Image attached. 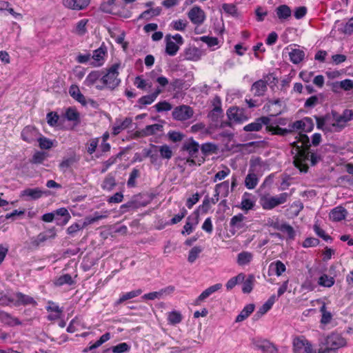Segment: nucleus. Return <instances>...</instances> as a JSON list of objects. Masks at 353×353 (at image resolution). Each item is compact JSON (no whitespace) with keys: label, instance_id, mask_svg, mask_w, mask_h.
<instances>
[{"label":"nucleus","instance_id":"b1692460","mask_svg":"<svg viewBox=\"0 0 353 353\" xmlns=\"http://www.w3.org/2000/svg\"><path fill=\"white\" fill-rule=\"evenodd\" d=\"M15 306L20 305H37L36 301L32 297L23 294L21 292H15Z\"/></svg>","mask_w":353,"mask_h":353},{"label":"nucleus","instance_id":"f3484780","mask_svg":"<svg viewBox=\"0 0 353 353\" xmlns=\"http://www.w3.org/2000/svg\"><path fill=\"white\" fill-rule=\"evenodd\" d=\"M222 288L221 283H216L215 285H211L207 289H205L203 292L196 298L194 301V304L195 305H199L201 302L208 298L213 293L217 292L218 290Z\"/></svg>","mask_w":353,"mask_h":353},{"label":"nucleus","instance_id":"49530a36","mask_svg":"<svg viewBox=\"0 0 353 353\" xmlns=\"http://www.w3.org/2000/svg\"><path fill=\"white\" fill-rule=\"evenodd\" d=\"M339 31L345 35H351L353 34V17L350 18L346 23H341L339 28Z\"/></svg>","mask_w":353,"mask_h":353},{"label":"nucleus","instance_id":"ea45409f","mask_svg":"<svg viewBox=\"0 0 353 353\" xmlns=\"http://www.w3.org/2000/svg\"><path fill=\"white\" fill-rule=\"evenodd\" d=\"M15 293H0V305L8 306L10 305H15Z\"/></svg>","mask_w":353,"mask_h":353},{"label":"nucleus","instance_id":"72a5a7b5","mask_svg":"<svg viewBox=\"0 0 353 353\" xmlns=\"http://www.w3.org/2000/svg\"><path fill=\"white\" fill-rule=\"evenodd\" d=\"M197 223H198V217L197 216H196L195 218H192L191 216H188L187 218L186 223L184 225L183 228L181 231V234L183 235H188V234H191L193 232L194 227L197 225Z\"/></svg>","mask_w":353,"mask_h":353},{"label":"nucleus","instance_id":"79ce46f5","mask_svg":"<svg viewBox=\"0 0 353 353\" xmlns=\"http://www.w3.org/2000/svg\"><path fill=\"white\" fill-rule=\"evenodd\" d=\"M335 280L332 276L323 274L318 279V285L325 288H331L334 285Z\"/></svg>","mask_w":353,"mask_h":353},{"label":"nucleus","instance_id":"09e8293b","mask_svg":"<svg viewBox=\"0 0 353 353\" xmlns=\"http://www.w3.org/2000/svg\"><path fill=\"white\" fill-rule=\"evenodd\" d=\"M54 283L57 286H61L65 284L72 285L74 283V281L69 274H65L57 278Z\"/></svg>","mask_w":353,"mask_h":353},{"label":"nucleus","instance_id":"4468645a","mask_svg":"<svg viewBox=\"0 0 353 353\" xmlns=\"http://www.w3.org/2000/svg\"><path fill=\"white\" fill-rule=\"evenodd\" d=\"M190 20L196 25H201L205 19L204 11L198 6H194L188 13Z\"/></svg>","mask_w":353,"mask_h":353},{"label":"nucleus","instance_id":"f704fd0d","mask_svg":"<svg viewBox=\"0 0 353 353\" xmlns=\"http://www.w3.org/2000/svg\"><path fill=\"white\" fill-rule=\"evenodd\" d=\"M305 55V52L299 48L292 49L289 52L290 59L294 64L301 63L304 59Z\"/></svg>","mask_w":353,"mask_h":353},{"label":"nucleus","instance_id":"bf43d9fd","mask_svg":"<svg viewBox=\"0 0 353 353\" xmlns=\"http://www.w3.org/2000/svg\"><path fill=\"white\" fill-rule=\"evenodd\" d=\"M254 281V277L253 275H249L247 279H244L242 287V291L244 293H250L252 290Z\"/></svg>","mask_w":353,"mask_h":353},{"label":"nucleus","instance_id":"680f3d73","mask_svg":"<svg viewBox=\"0 0 353 353\" xmlns=\"http://www.w3.org/2000/svg\"><path fill=\"white\" fill-rule=\"evenodd\" d=\"M115 179L111 175H108L104 179L101 187L103 190L110 191L115 186Z\"/></svg>","mask_w":353,"mask_h":353},{"label":"nucleus","instance_id":"69168bd1","mask_svg":"<svg viewBox=\"0 0 353 353\" xmlns=\"http://www.w3.org/2000/svg\"><path fill=\"white\" fill-rule=\"evenodd\" d=\"M201 251H202V249L201 248V247H199V246L193 247L189 252L188 261L191 263H194L198 258V256L200 254V253L201 252Z\"/></svg>","mask_w":353,"mask_h":353},{"label":"nucleus","instance_id":"58836bf2","mask_svg":"<svg viewBox=\"0 0 353 353\" xmlns=\"http://www.w3.org/2000/svg\"><path fill=\"white\" fill-rule=\"evenodd\" d=\"M276 301V295H272L268 300L263 304V305L259 309L256 315H258L259 317L263 316L266 312H268L272 307L275 301Z\"/></svg>","mask_w":353,"mask_h":353},{"label":"nucleus","instance_id":"39448f33","mask_svg":"<svg viewBox=\"0 0 353 353\" xmlns=\"http://www.w3.org/2000/svg\"><path fill=\"white\" fill-rule=\"evenodd\" d=\"M290 194L283 192L276 196L264 195L260 198L259 203L263 209L270 210L275 207L285 203Z\"/></svg>","mask_w":353,"mask_h":353},{"label":"nucleus","instance_id":"6ab92c4d","mask_svg":"<svg viewBox=\"0 0 353 353\" xmlns=\"http://www.w3.org/2000/svg\"><path fill=\"white\" fill-rule=\"evenodd\" d=\"M90 3V0H63V4L65 7L81 10L85 9Z\"/></svg>","mask_w":353,"mask_h":353},{"label":"nucleus","instance_id":"338daca9","mask_svg":"<svg viewBox=\"0 0 353 353\" xmlns=\"http://www.w3.org/2000/svg\"><path fill=\"white\" fill-rule=\"evenodd\" d=\"M99 139L93 138L90 139L86 143V150L88 154H92L95 151L99 145Z\"/></svg>","mask_w":353,"mask_h":353},{"label":"nucleus","instance_id":"9d476101","mask_svg":"<svg viewBox=\"0 0 353 353\" xmlns=\"http://www.w3.org/2000/svg\"><path fill=\"white\" fill-rule=\"evenodd\" d=\"M194 111L192 108L188 105H182L176 107L172 112V117L177 121H186L192 117Z\"/></svg>","mask_w":353,"mask_h":353},{"label":"nucleus","instance_id":"4c0bfd02","mask_svg":"<svg viewBox=\"0 0 353 353\" xmlns=\"http://www.w3.org/2000/svg\"><path fill=\"white\" fill-rule=\"evenodd\" d=\"M254 310V304L245 305L235 319L236 323H240L245 320Z\"/></svg>","mask_w":353,"mask_h":353},{"label":"nucleus","instance_id":"f03ea898","mask_svg":"<svg viewBox=\"0 0 353 353\" xmlns=\"http://www.w3.org/2000/svg\"><path fill=\"white\" fill-rule=\"evenodd\" d=\"M316 127L325 133L327 132H340L346 127L343 123L339 114L336 111H332L330 114L325 117H315Z\"/></svg>","mask_w":353,"mask_h":353},{"label":"nucleus","instance_id":"393cba45","mask_svg":"<svg viewBox=\"0 0 353 353\" xmlns=\"http://www.w3.org/2000/svg\"><path fill=\"white\" fill-rule=\"evenodd\" d=\"M43 193L44 192L39 188H27L21 192L20 196L35 200L41 198Z\"/></svg>","mask_w":353,"mask_h":353},{"label":"nucleus","instance_id":"423d86ee","mask_svg":"<svg viewBox=\"0 0 353 353\" xmlns=\"http://www.w3.org/2000/svg\"><path fill=\"white\" fill-rule=\"evenodd\" d=\"M292 344L294 353H316L312 343L303 336L294 337Z\"/></svg>","mask_w":353,"mask_h":353},{"label":"nucleus","instance_id":"5701e85b","mask_svg":"<svg viewBox=\"0 0 353 353\" xmlns=\"http://www.w3.org/2000/svg\"><path fill=\"white\" fill-rule=\"evenodd\" d=\"M254 254L248 251H242L237 254L236 263L239 266L249 265L253 261Z\"/></svg>","mask_w":353,"mask_h":353},{"label":"nucleus","instance_id":"7ed1b4c3","mask_svg":"<svg viewBox=\"0 0 353 353\" xmlns=\"http://www.w3.org/2000/svg\"><path fill=\"white\" fill-rule=\"evenodd\" d=\"M347 345V340L341 333L332 332L319 343L318 353H337L339 349Z\"/></svg>","mask_w":353,"mask_h":353},{"label":"nucleus","instance_id":"412c9836","mask_svg":"<svg viewBox=\"0 0 353 353\" xmlns=\"http://www.w3.org/2000/svg\"><path fill=\"white\" fill-rule=\"evenodd\" d=\"M105 54L106 50L102 47L95 50L92 56L94 61L92 62L91 65L94 67L101 66L105 62Z\"/></svg>","mask_w":353,"mask_h":353},{"label":"nucleus","instance_id":"0eeeda50","mask_svg":"<svg viewBox=\"0 0 353 353\" xmlns=\"http://www.w3.org/2000/svg\"><path fill=\"white\" fill-rule=\"evenodd\" d=\"M165 52L170 56H174L179 50V46L183 43V37L179 34L174 36L166 35L165 37Z\"/></svg>","mask_w":353,"mask_h":353},{"label":"nucleus","instance_id":"8fccbe9b","mask_svg":"<svg viewBox=\"0 0 353 353\" xmlns=\"http://www.w3.org/2000/svg\"><path fill=\"white\" fill-rule=\"evenodd\" d=\"M279 230L283 234L287 235V238L289 240H294L295 238L296 232L294 228L286 223H282L279 228Z\"/></svg>","mask_w":353,"mask_h":353},{"label":"nucleus","instance_id":"9b49d317","mask_svg":"<svg viewBox=\"0 0 353 353\" xmlns=\"http://www.w3.org/2000/svg\"><path fill=\"white\" fill-rule=\"evenodd\" d=\"M270 119L268 117H261L257 118L254 121L245 125L243 130L245 132H259L263 126L267 128V125L270 123Z\"/></svg>","mask_w":353,"mask_h":353},{"label":"nucleus","instance_id":"c03bdc74","mask_svg":"<svg viewBox=\"0 0 353 353\" xmlns=\"http://www.w3.org/2000/svg\"><path fill=\"white\" fill-rule=\"evenodd\" d=\"M163 125L160 124H152L145 126L141 131V133L144 136H150L154 134L156 132L161 131Z\"/></svg>","mask_w":353,"mask_h":353},{"label":"nucleus","instance_id":"4d7b16f0","mask_svg":"<svg viewBox=\"0 0 353 353\" xmlns=\"http://www.w3.org/2000/svg\"><path fill=\"white\" fill-rule=\"evenodd\" d=\"M134 85L141 90H146L152 87V83H148L146 80L143 79L141 76H137L134 81Z\"/></svg>","mask_w":353,"mask_h":353},{"label":"nucleus","instance_id":"0e129e2a","mask_svg":"<svg viewBox=\"0 0 353 353\" xmlns=\"http://www.w3.org/2000/svg\"><path fill=\"white\" fill-rule=\"evenodd\" d=\"M110 339V334L109 332H107L104 334H103L99 340H97L94 344L91 345L88 350H92L94 349H96L101 346L103 343H105Z\"/></svg>","mask_w":353,"mask_h":353},{"label":"nucleus","instance_id":"2f4dec72","mask_svg":"<svg viewBox=\"0 0 353 353\" xmlns=\"http://www.w3.org/2000/svg\"><path fill=\"white\" fill-rule=\"evenodd\" d=\"M70 95L76 101L82 105L86 104V100L83 94L81 92L79 87L76 85H72L69 88Z\"/></svg>","mask_w":353,"mask_h":353},{"label":"nucleus","instance_id":"864d4df0","mask_svg":"<svg viewBox=\"0 0 353 353\" xmlns=\"http://www.w3.org/2000/svg\"><path fill=\"white\" fill-rule=\"evenodd\" d=\"M158 151L163 159H170L173 155L171 148L168 145H158Z\"/></svg>","mask_w":353,"mask_h":353},{"label":"nucleus","instance_id":"f257e3e1","mask_svg":"<svg viewBox=\"0 0 353 353\" xmlns=\"http://www.w3.org/2000/svg\"><path fill=\"white\" fill-rule=\"evenodd\" d=\"M292 152L294 164L301 172H306L309 165H314L320 159L316 154L310 152V139L304 134H300L299 139L292 143Z\"/></svg>","mask_w":353,"mask_h":353},{"label":"nucleus","instance_id":"a18cd8bd","mask_svg":"<svg viewBox=\"0 0 353 353\" xmlns=\"http://www.w3.org/2000/svg\"><path fill=\"white\" fill-rule=\"evenodd\" d=\"M245 219V216L242 214H238L234 216L230 220V226L234 230H239L243 228V221Z\"/></svg>","mask_w":353,"mask_h":353},{"label":"nucleus","instance_id":"1a4fd4ad","mask_svg":"<svg viewBox=\"0 0 353 353\" xmlns=\"http://www.w3.org/2000/svg\"><path fill=\"white\" fill-rule=\"evenodd\" d=\"M314 122L310 117H304L289 125L290 130H300L303 132H310L314 128Z\"/></svg>","mask_w":353,"mask_h":353},{"label":"nucleus","instance_id":"603ef678","mask_svg":"<svg viewBox=\"0 0 353 353\" xmlns=\"http://www.w3.org/2000/svg\"><path fill=\"white\" fill-rule=\"evenodd\" d=\"M142 293V290L141 289H138L136 290H132L126 293L123 294L119 300L117 301V303H121L127 300L135 298L139 296Z\"/></svg>","mask_w":353,"mask_h":353},{"label":"nucleus","instance_id":"aec40b11","mask_svg":"<svg viewBox=\"0 0 353 353\" xmlns=\"http://www.w3.org/2000/svg\"><path fill=\"white\" fill-rule=\"evenodd\" d=\"M347 215V211L342 206H337L333 208L329 214L330 219L332 221H341L345 219Z\"/></svg>","mask_w":353,"mask_h":353},{"label":"nucleus","instance_id":"3c124183","mask_svg":"<svg viewBox=\"0 0 353 353\" xmlns=\"http://www.w3.org/2000/svg\"><path fill=\"white\" fill-rule=\"evenodd\" d=\"M88 23V19H83L79 21L75 26L74 32L78 35H84L87 32L86 26Z\"/></svg>","mask_w":353,"mask_h":353},{"label":"nucleus","instance_id":"2eb2a0df","mask_svg":"<svg viewBox=\"0 0 353 353\" xmlns=\"http://www.w3.org/2000/svg\"><path fill=\"white\" fill-rule=\"evenodd\" d=\"M21 136L23 141L28 143H32L37 140L40 134L34 127L28 125L23 129Z\"/></svg>","mask_w":353,"mask_h":353},{"label":"nucleus","instance_id":"dca6fc26","mask_svg":"<svg viewBox=\"0 0 353 353\" xmlns=\"http://www.w3.org/2000/svg\"><path fill=\"white\" fill-rule=\"evenodd\" d=\"M256 203L255 196L249 192H244L240 205V208L245 212L251 210L254 208Z\"/></svg>","mask_w":353,"mask_h":353},{"label":"nucleus","instance_id":"a211bd4d","mask_svg":"<svg viewBox=\"0 0 353 353\" xmlns=\"http://www.w3.org/2000/svg\"><path fill=\"white\" fill-rule=\"evenodd\" d=\"M46 310L49 312L47 317L49 321H54L60 319L63 312V309L60 308L57 303L52 301H48Z\"/></svg>","mask_w":353,"mask_h":353},{"label":"nucleus","instance_id":"4be33fe9","mask_svg":"<svg viewBox=\"0 0 353 353\" xmlns=\"http://www.w3.org/2000/svg\"><path fill=\"white\" fill-rule=\"evenodd\" d=\"M285 271L286 267L285 264L279 260L271 263L268 268L269 275L275 274L277 276H280Z\"/></svg>","mask_w":353,"mask_h":353},{"label":"nucleus","instance_id":"bb28decb","mask_svg":"<svg viewBox=\"0 0 353 353\" xmlns=\"http://www.w3.org/2000/svg\"><path fill=\"white\" fill-rule=\"evenodd\" d=\"M259 178L252 170H249L248 174L245 178V186L249 190L254 189L258 185Z\"/></svg>","mask_w":353,"mask_h":353},{"label":"nucleus","instance_id":"052dcab7","mask_svg":"<svg viewBox=\"0 0 353 353\" xmlns=\"http://www.w3.org/2000/svg\"><path fill=\"white\" fill-rule=\"evenodd\" d=\"M105 215H100L99 212H95L93 216L85 217L84 222L83 223V227H86L88 225L92 224L93 223L105 218Z\"/></svg>","mask_w":353,"mask_h":353},{"label":"nucleus","instance_id":"a878e982","mask_svg":"<svg viewBox=\"0 0 353 353\" xmlns=\"http://www.w3.org/2000/svg\"><path fill=\"white\" fill-rule=\"evenodd\" d=\"M131 124L132 119L130 118H125L124 120H117L112 127V133L117 135L121 131L128 128Z\"/></svg>","mask_w":353,"mask_h":353},{"label":"nucleus","instance_id":"473e14b6","mask_svg":"<svg viewBox=\"0 0 353 353\" xmlns=\"http://www.w3.org/2000/svg\"><path fill=\"white\" fill-rule=\"evenodd\" d=\"M267 90V82L264 80H259L253 83L252 91L255 96H263Z\"/></svg>","mask_w":353,"mask_h":353},{"label":"nucleus","instance_id":"5fc2aeb1","mask_svg":"<svg viewBox=\"0 0 353 353\" xmlns=\"http://www.w3.org/2000/svg\"><path fill=\"white\" fill-rule=\"evenodd\" d=\"M339 117L342 120L343 123L347 127L348 122L353 120V109H345Z\"/></svg>","mask_w":353,"mask_h":353},{"label":"nucleus","instance_id":"c756f323","mask_svg":"<svg viewBox=\"0 0 353 353\" xmlns=\"http://www.w3.org/2000/svg\"><path fill=\"white\" fill-rule=\"evenodd\" d=\"M279 19L281 21L288 19L292 15V10L287 5H281L275 10Z\"/></svg>","mask_w":353,"mask_h":353},{"label":"nucleus","instance_id":"e433bc0d","mask_svg":"<svg viewBox=\"0 0 353 353\" xmlns=\"http://www.w3.org/2000/svg\"><path fill=\"white\" fill-rule=\"evenodd\" d=\"M214 192H217L221 197H228L230 194L229 181H224L223 182L216 184L214 187Z\"/></svg>","mask_w":353,"mask_h":353},{"label":"nucleus","instance_id":"e2e57ef3","mask_svg":"<svg viewBox=\"0 0 353 353\" xmlns=\"http://www.w3.org/2000/svg\"><path fill=\"white\" fill-rule=\"evenodd\" d=\"M55 215H59L63 217V220L62 222L63 225H65L68 223L70 219H71V216L68 212V210L65 208H61L57 209L54 212Z\"/></svg>","mask_w":353,"mask_h":353},{"label":"nucleus","instance_id":"cd10ccee","mask_svg":"<svg viewBox=\"0 0 353 353\" xmlns=\"http://www.w3.org/2000/svg\"><path fill=\"white\" fill-rule=\"evenodd\" d=\"M101 79V71L94 70L92 71L86 77L84 84L88 87L92 86L93 85H97L100 83V80Z\"/></svg>","mask_w":353,"mask_h":353},{"label":"nucleus","instance_id":"6e6d98bb","mask_svg":"<svg viewBox=\"0 0 353 353\" xmlns=\"http://www.w3.org/2000/svg\"><path fill=\"white\" fill-rule=\"evenodd\" d=\"M67 120L78 122L79 121V114L75 108H68L65 114Z\"/></svg>","mask_w":353,"mask_h":353},{"label":"nucleus","instance_id":"37998d69","mask_svg":"<svg viewBox=\"0 0 353 353\" xmlns=\"http://www.w3.org/2000/svg\"><path fill=\"white\" fill-rule=\"evenodd\" d=\"M199 143L192 139L187 141L183 145V149L187 150L191 156L196 154L199 151Z\"/></svg>","mask_w":353,"mask_h":353},{"label":"nucleus","instance_id":"a19ab883","mask_svg":"<svg viewBox=\"0 0 353 353\" xmlns=\"http://www.w3.org/2000/svg\"><path fill=\"white\" fill-rule=\"evenodd\" d=\"M159 153L158 145H152L150 149L147 152L146 156L150 157L152 164L159 165H161V161Z\"/></svg>","mask_w":353,"mask_h":353},{"label":"nucleus","instance_id":"20e7f679","mask_svg":"<svg viewBox=\"0 0 353 353\" xmlns=\"http://www.w3.org/2000/svg\"><path fill=\"white\" fill-rule=\"evenodd\" d=\"M120 63H114L106 71V72H101V79L100 83L96 85L98 90H103L104 88L114 89L121 83L119 78V69Z\"/></svg>","mask_w":353,"mask_h":353},{"label":"nucleus","instance_id":"f8f14e48","mask_svg":"<svg viewBox=\"0 0 353 353\" xmlns=\"http://www.w3.org/2000/svg\"><path fill=\"white\" fill-rule=\"evenodd\" d=\"M174 291V287L170 285L165 288L160 290L158 292H152L148 294H145L142 299L145 300H154L164 299L167 296L172 294Z\"/></svg>","mask_w":353,"mask_h":353},{"label":"nucleus","instance_id":"c9c22d12","mask_svg":"<svg viewBox=\"0 0 353 353\" xmlns=\"http://www.w3.org/2000/svg\"><path fill=\"white\" fill-rule=\"evenodd\" d=\"M227 115L230 121L236 122H241L243 121V115L242 111L236 107L230 108L227 111Z\"/></svg>","mask_w":353,"mask_h":353},{"label":"nucleus","instance_id":"6e6552de","mask_svg":"<svg viewBox=\"0 0 353 353\" xmlns=\"http://www.w3.org/2000/svg\"><path fill=\"white\" fill-rule=\"evenodd\" d=\"M56 236V232L54 229L49 230L46 232H41L37 236L32 237L29 242V248L36 249L43 243L49 239H54Z\"/></svg>","mask_w":353,"mask_h":353},{"label":"nucleus","instance_id":"ddd939ff","mask_svg":"<svg viewBox=\"0 0 353 353\" xmlns=\"http://www.w3.org/2000/svg\"><path fill=\"white\" fill-rule=\"evenodd\" d=\"M252 343L256 348L263 353H277L276 347L268 340L256 339H253Z\"/></svg>","mask_w":353,"mask_h":353},{"label":"nucleus","instance_id":"de8ad7c7","mask_svg":"<svg viewBox=\"0 0 353 353\" xmlns=\"http://www.w3.org/2000/svg\"><path fill=\"white\" fill-rule=\"evenodd\" d=\"M245 278L243 273H239L237 276L229 279L225 285L227 290H232L236 284L242 283Z\"/></svg>","mask_w":353,"mask_h":353},{"label":"nucleus","instance_id":"13d9d810","mask_svg":"<svg viewBox=\"0 0 353 353\" xmlns=\"http://www.w3.org/2000/svg\"><path fill=\"white\" fill-rule=\"evenodd\" d=\"M182 320V316L180 312L172 311L168 314V321L170 324L176 325L179 323Z\"/></svg>","mask_w":353,"mask_h":353},{"label":"nucleus","instance_id":"c85d7f7f","mask_svg":"<svg viewBox=\"0 0 353 353\" xmlns=\"http://www.w3.org/2000/svg\"><path fill=\"white\" fill-rule=\"evenodd\" d=\"M0 321L10 326L19 325L21 324V322L17 318L2 310H0Z\"/></svg>","mask_w":353,"mask_h":353},{"label":"nucleus","instance_id":"7c9ffc66","mask_svg":"<svg viewBox=\"0 0 353 353\" xmlns=\"http://www.w3.org/2000/svg\"><path fill=\"white\" fill-rule=\"evenodd\" d=\"M163 92V90L160 88H157L154 92L152 94L143 96L139 99V103L141 105H146L152 103L157 97Z\"/></svg>","mask_w":353,"mask_h":353},{"label":"nucleus","instance_id":"774afa93","mask_svg":"<svg viewBox=\"0 0 353 353\" xmlns=\"http://www.w3.org/2000/svg\"><path fill=\"white\" fill-rule=\"evenodd\" d=\"M113 353H124L130 350V346L126 343H121L112 347Z\"/></svg>","mask_w":353,"mask_h":353}]
</instances>
